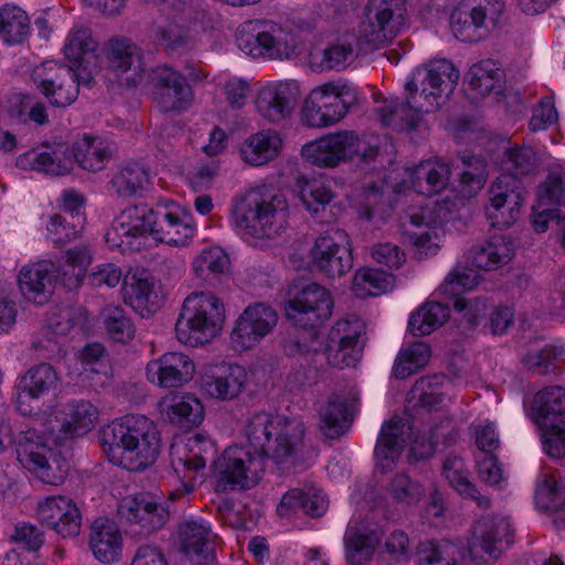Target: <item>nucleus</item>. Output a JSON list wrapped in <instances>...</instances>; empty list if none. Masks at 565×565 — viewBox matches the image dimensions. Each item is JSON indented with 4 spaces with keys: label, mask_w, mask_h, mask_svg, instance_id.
Returning a JSON list of instances; mask_svg holds the SVG:
<instances>
[{
    "label": "nucleus",
    "mask_w": 565,
    "mask_h": 565,
    "mask_svg": "<svg viewBox=\"0 0 565 565\" xmlns=\"http://www.w3.org/2000/svg\"><path fill=\"white\" fill-rule=\"evenodd\" d=\"M57 280L53 264H36L23 267L18 276L21 294L36 305L46 303L55 289Z\"/></svg>",
    "instance_id": "nucleus-25"
},
{
    "label": "nucleus",
    "mask_w": 565,
    "mask_h": 565,
    "mask_svg": "<svg viewBox=\"0 0 565 565\" xmlns=\"http://www.w3.org/2000/svg\"><path fill=\"white\" fill-rule=\"evenodd\" d=\"M345 561L349 565H367L381 542L374 530L349 525L344 533Z\"/></svg>",
    "instance_id": "nucleus-32"
},
{
    "label": "nucleus",
    "mask_w": 565,
    "mask_h": 565,
    "mask_svg": "<svg viewBox=\"0 0 565 565\" xmlns=\"http://www.w3.org/2000/svg\"><path fill=\"white\" fill-rule=\"evenodd\" d=\"M89 547L102 563L116 562L122 547L118 525L107 518H97L90 526Z\"/></svg>",
    "instance_id": "nucleus-28"
},
{
    "label": "nucleus",
    "mask_w": 565,
    "mask_h": 565,
    "mask_svg": "<svg viewBox=\"0 0 565 565\" xmlns=\"http://www.w3.org/2000/svg\"><path fill=\"white\" fill-rule=\"evenodd\" d=\"M57 384L58 375L51 364L43 362L30 367L17 384V408L22 414L31 413L24 407V399L46 396L56 390Z\"/></svg>",
    "instance_id": "nucleus-23"
},
{
    "label": "nucleus",
    "mask_w": 565,
    "mask_h": 565,
    "mask_svg": "<svg viewBox=\"0 0 565 565\" xmlns=\"http://www.w3.org/2000/svg\"><path fill=\"white\" fill-rule=\"evenodd\" d=\"M72 156L84 170L96 172L111 159L113 152L108 146L95 145L94 138L85 136L73 145Z\"/></svg>",
    "instance_id": "nucleus-47"
},
{
    "label": "nucleus",
    "mask_w": 565,
    "mask_h": 565,
    "mask_svg": "<svg viewBox=\"0 0 565 565\" xmlns=\"http://www.w3.org/2000/svg\"><path fill=\"white\" fill-rule=\"evenodd\" d=\"M452 167L459 172V191L463 196H473L480 191L487 180V162L481 154L465 150L457 154Z\"/></svg>",
    "instance_id": "nucleus-34"
},
{
    "label": "nucleus",
    "mask_w": 565,
    "mask_h": 565,
    "mask_svg": "<svg viewBox=\"0 0 565 565\" xmlns=\"http://www.w3.org/2000/svg\"><path fill=\"white\" fill-rule=\"evenodd\" d=\"M501 0H487L486 4L471 7L461 2L450 15V26L454 35L461 42L478 41L483 32H489L498 25L503 12Z\"/></svg>",
    "instance_id": "nucleus-9"
},
{
    "label": "nucleus",
    "mask_w": 565,
    "mask_h": 565,
    "mask_svg": "<svg viewBox=\"0 0 565 565\" xmlns=\"http://www.w3.org/2000/svg\"><path fill=\"white\" fill-rule=\"evenodd\" d=\"M303 435L305 427L300 420L286 418L264 452L263 461L270 458L279 469L290 470L303 448Z\"/></svg>",
    "instance_id": "nucleus-18"
},
{
    "label": "nucleus",
    "mask_w": 565,
    "mask_h": 565,
    "mask_svg": "<svg viewBox=\"0 0 565 565\" xmlns=\"http://www.w3.org/2000/svg\"><path fill=\"white\" fill-rule=\"evenodd\" d=\"M448 317V306L440 302H427L411 316L408 329L413 335L423 337L443 326Z\"/></svg>",
    "instance_id": "nucleus-48"
},
{
    "label": "nucleus",
    "mask_w": 565,
    "mask_h": 565,
    "mask_svg": "<svg viewBox=\"0 0 565 565\" xmlns=\"http://www.w3.org/2000/svg\"><path fill=\"white\" fill-rule=\"evenodd\" d=\"M411 437V426L404 419L391 420L382 427L374 454L379 460L397 459Z\"/></svg>",
    "instance_id": "nucleus-40"
},
{
    "label": "nucleus",
    "mask_w": 565,
    "mask_h": 565,
    "mask_svg": "<svg viewBox=\"0 0 565 565\" xmlns=\"http://www.w3.org/2000/svg\"><path fill=\"white\" fill-rule=\"evenodd\" d=\"M450 175L451 168L447 162L440 159L427 160L414 168L411 182L417 193L430 196L447 188Z\"/></svg>",
    "instance_id": "nucleus-31"
},
{
    "label": "nucleus",
    "mask_w": 565,
    "mask_h": 565,
    "mask_svg": "<svg viewBox=\"0 0 565 565\" xmlns=\"http://www.w3.org/2000/svg\"><path fill=\"white\" fill-rule=\"evenodd\" d=\"M493 164L504 173L527 175L536 168V154L531 147L512 145L501 140L497 149H489Z\"/></svg>",
    "instance_id": "nucleus-27"
},
{
    "label": "nucleus",
    "mask_w": 565,
    "mask_h": 565,
    "mask_svg": "<svg viewBox=\"0 0 565 565\" xmlns=\"http://www.w3.org/2000/svg\"><path fill=\"white\" fill-rule=\"evenodd\" d=\"M298 97L299 86L296 82H281L262 89L256 107L265 119L279 124L291 115Z\"/></svg>",
    "instance_id": "nucleus-21"
},
{
    "label": "nucleus",
    "mask_w": 565,
    "mask_h": 565,
    "mask_svg": "<svg viewBox=\"0 0 565 565\" xmlns=\"http://www.w3.org/2000/svg\"><path fill=\"white\" fill-rule=\"evenodd\" d=\"M333 300L330 292L317 282L303 285L285 305L286 318L296 327L316 329L332 315Z\"/></svg>",
    "instance_id": "nucleus-7"
},
{
    "label": "nucleus",
    "mask_w": 565,
    "mask_h": 565,
    "mask_svg": "<svg viewBox=\"0 0 565 565\" xmlns=\"http://www.w3.org/2000/svg\"><path fill=\"white\" fill-rule=\"evenodd\" d=\"M381 122L384 126L393 125L394 120L399 117L405 121V127L409 130H415L420 121L419 114L412 105L405 102H397L395 99L385 100L383 106L375 109Z\"/></svg>",
    "instance_id": "nucleus-60"
},
{
    "label": "nucleus",
    "mask_w": 565,
    "mask_h": 565,
    "mask_svg": "<svg viewBox=\"0 0 565 565\" xmlns=\"http://www.w3.org/2000/svg\"><path fill=\"white\" fill-rule=\"evenodd\" d=\"M237 41L239 49L255 58L290 60L297 54L294 34L275 23H266L256 33H242Z\"/></svg>",
    "instance_id": "nucleus-11"
},
{
    "label": "nucleus",
    "mask_w": 565,
    "mask_h": 565,
    "mask_svg": "<svg viewBox=\"0 0 565 565\" xmlns=\"http://www.w3.org/2000/svg\"><path fill=\"white\" fill-rule=\"evenodd\" d=\"M490 198L524 203L526 191L522 180L510 173L501 172L490 188Z\"/></svg>",
    "instance_id": "nucleus-63"
},
{
    "label": "nucleus",
    "mask_w": 565,
    "mask_h": 565,
    "mask_svg": "<svg viewBox=\"0 0 565 565\" xmlns=\"http://www.w3.org/2000/svg\"><path fill=\"white\" fill-rule=\"evenodd\" d=\"M99 445L108 460L129 471H141L154 463L160 438L146 416L126 415L98 430Z\"/></svg>",
    "instance_id": "nucleus-1"
},
{
    "label": "nucleus",
    "mask_w": 565,
    "mask_h": 565,
    "mask_svg": "<svg viewBox=\"0 0 565 565\" xmlns=\"http://www.w3.org/2000/svg\"><path fill=\"white\" fill-rule=\"evenodd\" d=\"M511 525L508 519L501 516H484L472 526V540L469 543V554L477 563H482L480 552L487 553L492 559H498L503 542L510 545Z\"/></svg>",
    "instance_id": "nucleus-15"
},
{
    "label": "nucleus",
    "mask_w": 565,
    "mask_h": 565,
    "mask_svg": "<svg viewBox=\"0 0 565 565\" xmlns=\"http://www.w3.org/2000/svg\"><path fill=\"white\" fill-rule=\"evenodd\" d=\"M408 220L414 230L406 228L403 232L404 242L418 248L419 259H422L423 255H435L438 249V244L433 242L430 226L425 211L408 215Z\"/></svg>",
    "instance_id": "nucleus-50"
},
{
    "label": "nucleus",
    "mask_w": 565,
    "mask_h": 565,
    "mask_svg": "<svg viewBox=\"0 0 565 565\" xmlns=\"http://www.w3.org/2000/svg\"><path fill=\"white\" fill-rule=\"evenodd\" d=\"M364 15L361 33L369 43L391 41L405 25L406 0H369Z\"/></svg>",
    "instance_id": "nucleus-10"
},
{
    "label": "nucleus",
    "mask_w": 565,
    "mask_h": 565,
    "mask_svg": "<svg viewBox=\"0 0 565 565\" xmlns=\"http://www.w3.org/2000/svg\"><path fill=\"white\" fill-rule=\"evenodd\" d=\"M386 492L394 503L405 508L416 507L426 493L423 483L405 472H397L390 479Z\"/></svg>",
    "instance_id": "nucleus-43"
},
{
    "label": "nucleus",
    "mask_w": 565,
    "mask_h": 565,
    "mask_svg": "<svg viewBox=\"0 0 565 565\" xmlns=\"http://www.w3.org/2000/svg\"><path fill=\"white\" fill-rule=\"evenodd\" d=\"M46 452H51V449L28 438L25 441H19L17 446V458L25 469L35 473L45 483L58 484L65 479L67 467H60L58 475L53 473Z\"/></svg>",
    "instance_id": "nucleus-29"
},
{
    "label": "nucleus",
    "mask_w": 565,
    "mask_h": 565,
    "mask_svg": "<svg viewBox=\"0 0 565 565\" xmlns=\"http://www.w3.org/2000/svg\"><path fill=\"white\" fill-rule=\"evenodd\" d=\"M108 61L109 67L115 72H131V75L126 78L128 83H136L137 77H141L142 62L140 49L130 40H110Z\"/></svg>",
    "instance_id": "nucleus-37"
},
{
    "label": "nucleus",
    "mask_w": 565,
    "mask_h": 565,
    "mask_svg": "<svg viewBox=\"0 0 565 565\" xmlns=\"http://www.w3.org/2000/svg\"><path fill=\"white\" fill-rule=\"evenodd\" d=\"M148 172L138 163H128L111 179L110 184L119 196L129 198L143 189Z\"/></svg>",
    "instance_id": "nucleus-57"
},
{
    "label": "nucleus",
    "mask_w": 565,
    "mask_h": 565,
    "mask_svg": "<svg viewBox=\"0 0 565 565\" xmlns=\"http://www.w3.org/2000/svg\"><path fill=\"white\" fill-rule=\"evenodd\" d=\"M354 95L348 86L332 83L313 88L301 107V122L308 127L321 128L339 122L349 111Z\"/></svg>",
    "instance_id": "nucleus-6"
},
{
    "label": "nucleus",
    "mask_w": 565,
    "mask_h": 565,
    "mask_svg": "<svg viewBox=\"0 0 565 565\" xmlns=\"http://www.w3.org/2000/svg\"><path fill=\"white\" fill-rule=\"evenodd\" d=\"M265 472L262 457L244 447H227L211 465L216 493L242 492L255 488Z\"/></svg>",
    "instance_id": "nucleus-5"
},
{
    "label": "nucleus",
    "mask_w": 565,
    "mask_h": 565,
    "mask_svg": "<svg viewBox=\"0 0 565 565\" xmlns=\"http://www.w3.org/2000/svg\"><path fill=\"white\" fill-rule=\"evenodd\" d=\"M299 198L308 212L318 215L334 199L333 192L317 180H308L305 175L297 179Z\"/></svg>",
    "instance_id": "nucleus-54"
},
{
    "label": "nucleus",
    "mask_w": 565,
    "mask_h": 565,
    "mask_svg": "<svg viewBox=\"0 0 565 565\" xmlns=\"http://www.w3.org/2000/svg\"><path fill=\"white\" fill-rule=\"evenodd\" d=\"M178 535L180 548L194 565H212L215 559L211 529L198 521L179 524Z\"/></svg>",
    "instance_id": "nucleus-22"
},
{
    "label": "nucleus",
    "mask_w": 565,
    "mask_h": 565,
    "mask_svg": "<svg viewBox=\"0 0 565 565\" xmlns=\"http://www.w3.org/2000/svg\"><path fill=\"white\" fill-rule=\"evenodd\" d=\"M359 402V393L352 387L347 394H333L321 412L322 429L326 436L335 438L350 427Z\"/></svg>",
    "instance_id": "nucleus-24"
},
{
    "label": "nucleus",
    "mask_w": 565,
    "mask_h": 565,
    "mask_svg": "<svg viewBox=\"0 0 565 565\" xmlns=\"http://www.w3.org/2000/svg\"><path fill=\"white\" fill-rule=\"evenodd\" d=\"M524 203L491 199L486 209L487 217L492 227L505 230L511 227L521 216Z\"/></svg>",
    "instance_id": "nucleus-61"
},
{
    "label": "nucleus",
    "mask_w": 565,
    "mask_h": 565,
    "mask_svg": "<svg viewBox=\"0 0 565 565\" xmlns=\"http://www.w3.org/2000/svg\"><path fill=\"white\" fill-rule=\"evenodd\" d=\"M459 79V71L447 60H433L416 68L412 81L406 83L407 103L417 113L438 110L449 98Z\"/></svg>",
    "instance_id": "nucleus-4"
},
{
    "label": "nucleus",
    "mask_w": 565,
    "mask_h": 565,
    "mask_svg": "<svg viewBox=\"0 0 565 565\" xmlns=\"http://www.w3.org/2000/svg\"><path fill=\"white\" fill-rule=\"evenodd\" d=\"M394 282V276L381 268L362 267L354 274L352 290L356 297L379 296L391 290Z\"/></svg>",
    "instance_id": "nucleus-44"
},
{
    "label": "nucleus",
    "mask_w": 565,
    "mask_h": 565,
    "mask_svg": "<svg viewBox=\"0 0 565 565\" xmlns=\"http://www.w3.org/2000/svg\"><path fill=\"white\" fill-rule=\"evenodd\" d=\"M524 366L536 374L545 375L565 367V349L563 347H546L529 352L522 358Z\"/></svg>",
    "instance_id": "nucleus-53"
},
{
    "label": "nucleus",
    "mask_w": 565,
    "mask_h": 565,
    "mask_svg": "<svg viewBox=\"0 0 565 565\" xmlns=\"http://www.w3.org/2000/svg\"><path fill=\"white\" fill-rule=\"evenodd\" d=\"M224 320L225 309L218 298L210 292H192L183 301L175 334L186 345H203L217 335Z\"/></svg>",
    "instance_id": "nucleus-3"
},
{
    "label": "nucleus",
    "mask_w": 565,
    "mask_h": 565,
    "mask_svg": "<svg viewBox=\"0 0 565 565\" xmlns=\"http://www.w3.org/2000/svg\"><path fill=\"white\" fill-rule=\"evenodd\" d=\"M347 237L340 228H329L317 236L308 254L311 269L328 278L349 273L353 267V257Z\"/></svg>",
    "instance_id": "nucleus-8"
},
{
    "label": "nucleus",
    "mask_w": 565,
    "mask_h": 565,
    "mask_svg": "<svg viewBox=\"0 0 565 565\" xmlns=\"http://www.w3.org/2000/svg\"><path fill=\"white\" fill-rule=\"evenodd\" d=\"M195 372L193 361L181 352H167L147 365V377L164 388L180 387L190 382Z\"/></svg>",
    "instance_id": "nucleus-20"
},
{
    "label": "nucleus",
    "mask_w": 565,
    "mask_h": 565,
    "mask_svg": "<svg viewBox=\"0 0 565 565\" xmlns=\"http://www.w3.org/2000/svg\"><path fill=\"white\" fill-rule=\"evenodd\" d=\"M31 78L35 87L54 107L64 108L77 99L79 89L73 66L45 62L33 70Z\"/></svg>",
    "instance_id": "nucleus-12"
},
{
    "label": "nucleus",
    "mask_w": 565,
    "mask_h": 565,
    "mask_svg": "<svg viewBox=\"0 0 565 565\" xmlns=\"http://www.w3.org/2000/svg\"><path fill=\"white\" fill-rule=\"evenodd\" d=\"M154 42L168 52L181 54L191 47L192 38L184 28L171 23L157 29Z\"/></svg>",
    "instance_id": "nucleus-62"
},
{
    "label": "nucleus",
    "mask_w": 565,
    "mask_h": 565,
    "mask_svg": "<svg viewBox=\"0 0 565 565\" xmlns=\"http://www.w3.org/2000/svg\"><path fill=\"white\" fill-rule=\"evenodd\" d=\"M36 516L42 526L54 530L63 539L81 533L82 515L72 499L50 497L39 503Z\"/></svg>",
    "instance_id": "nucleus-17"
},
{
    "label": "nucleus",
    "mask_w": 565,
    "mask_h": 565,
    "mask_svg": "<svg viewBox=\"0 0 565 565\" xmlns=\"http://www.w3.org/2000/svg\"><path fill=\"white\" fill-rule=\"evenodd\" d=\"M154 217L156 209L147 204L134 205L121 212L114 231L117 235L131 238L152 236L154 230L152 221Z\"/></svg>",
    "instance_id": "nucleus-39"
},
{
    "label": "nucleus",
    "mask_w": 565,
    "mask_h": 565,
    "mask_svg": "<svg viewBox=\"0 0 565 565\" xmlns=\"http://www.w3.org/2000/svg\"><path fill=\"white\" fill-rule=\"evenodd\" d=\"M286 418L282 415H273L266 412L255 413L248 418L245 425V435L248 446L257 454L255 457L263 458L278 427Z\"/></svg>",
    "instance_id": "nucleus-36"
},
{
    "label": "nucleus",
    "mask_w": 565,
    "mask_h": 565,
    "mask_svg": "<svg viewBox=\"0 0 565 565\" xmlns=\"http://www.w3.org/2000/svg\"><path fill=\"white\" fill-rule=\"evenodd\" d=\"M535 503L544 511H561L565 509V481L554 475H544L537 483Z\"/></svg>",
    "instance_id": "nucleus-55"
},
{
    "label": "nucleus",
    "mask_w": 565,
    "mask_h": 565,
    "mask_svg": "<svg viewBox=\"0 0 565 565\" xmlns=\"http://www.w3.org/2000/svg\"><path fill=\"white\" fill-rule=\"evenodd\" d=\"M67 419L62 425V430L67 437L83 436L90 430L97 417L95 406L88 401H79L70 405Z\"/></svg>",
    "instance_id": "nucleus-56"
},
{
    "label": "nucleus",
    "mask_w": 565,
    "mask_h": 565,
    "mask_svg": "<svg viewBox=\"0 0 565 565\" xmlns=\"http://www.w3.org/2000/svg\"><path fill=\"white\" fill-rule=\"evenodd\" d=\"M328 507L329 500L321 490L292 489L282 495L277 512L280 516H288L289 512L302 511L310 518H320L327 512Z\"/></svg>",
    "instance_id": "nucleus-30"
},
{
    "label": "nucleus",
    "mask_w": 565,
    "mask_h": 565,
    "mask_svg": "<svg viewBox=\"0 0 565 565\" xmlns=\"http://www.w3.org/2000/svg\"><path fill=\"white\" fill-rule=\"evenodd\" d=\"M463 462L459 457H448L444 463V475L455 490L463 498H470L481 508L489 505V499L482 495L473 483L461 473Z\"/></svg>",
    "instance_id": "nucleus-51"
},
{
    "label": "nucleus",
    "mask_w": 565,
    "mask_h": 565,
    "mask_svg": "<svg viewBox=\"0 0 565 565\" xmlns=\"http://www.w3.org/2000/svg\"><path fill=\"white\" fill-rule=\"evenodd\" d=\"M230 259L223 250H203L194 258L192 267L196 277L203 280H213L228 269Z\"/></svg>",
    "instance_id": "nucleus-59"
},
{
    "label": "nucleus",
    "mask_w": 565,
    "mask_h": 565,
    "mask_svg": "<svg viewBox=\"0 0 565 565\" xmlns=\"http://www.w3.org/2000/svg\"><path fill=\"white\" fill-rule=\"evenodd\" d=\"M234 222L245 234L257 239H273L285 228L287 202L282 195H267L253 189L235 200Z\"/></svg>",
    "instance_id": "nucleus-2"
},
{
    "label": "nucleus",
    "mask_w": 565,
    "mask_h": 565,
    "mask_svg": "<svg viewBox=\"0 0 565 565\" xmlns=\"http://www.w3.org/2000/svg\"><path fill=\"white\" fill-rule=\"evenodd\" d=\"M30 19L22 9L6 4L0 10V38L6 43H22L30 34Z\"/></svg>",
    "instance_id": "nucleus-46"
},
{
    "label": "nucleus",
    "mask_w": 565,
    "mask_h": 565,
    "mask_svg": "<svg viewBox=\"0 0 565 565\" xmlns=\"http://www.w3.org/2000/svg\"><path fill=\"white\" fill-rule=\"evenodd\" d=\"M247 381V373L239 365H230L220 374L202 377V388L213 398L232 401L243 391Z\"/></svg>",
    "instance_id": "nucleus-35"
},
{
    "label": "nucleus",
    "mask_w": 565,
    "mask_h": 565,
    "mask_svg": "<svg viewBox=\"0 0 565 565\" xmlns=\"http://www.w3.org/2000/svg\"><path fill=\"white\" fill-rule=\"evenodd\" d=\"M100 318L108 337L120 343H127L134 339L135 324L119 306H107L100 312Z\"/></svg>",
    "instance_id": "nucleus-52"
},
{
    "label": "nucleus",
    "mask_w": 565,
    "mask_h": 565,
    "mask_svg": "<svg viewBox=\"0 0 565 565\" xmlns=\"http://www.w3.org/2000/svg\"><path fill=\"white\" fill-rule=\"evenodd\" d=\"M97 43L87 30L75 31L64 46V54L70 62L89 63L90 57H96L94 52Z\"/></svg>",
    "instance_id": "nucleus-64"
},
{
    "label": "nucleus",
    "mask_w": 565,
    "mask_h": 565,
    "mask_svg": "<svg viewBox=\"0 0 565 565\" xmlns=\"http://www.w3.org/2000/svg\"><path fill=\"white\" fill-rule=\"evenodd\" d=\"M363 329V324L358 320L354 323L348 320L339 321L332 328L331 341L334 342L335 337H339V339L337 340V347L330 344L326 350L329 364L339 369L356 365L363 347L361 339Z\"/></svg>",
    "instance_id": "nucleus-19"
},
{
    "label": "nucleus",
    "mask_w": 565,
    "mask_h": 565,
    "mask_svg": "<svg viewBox=\"0 0 565 565\" xmlns=\"http://www.w3.org/2000/svg\"><path fill=\"white\" fill-rule=\"evenodd\" d=\"M278 322L277 311L265 302H254L239 315L231 339L236 350H249L271 333Z\"/></svg>",
    "instance_id": "nucleus-14"
},
{
    "label": "nucleus",
    "mask_w": 565,
    "mask_h": 565,
    "mask_svg": "<svg viewBox=\"0 0 565 565\" xmlns=\"http://www.w3.org/2000/svg\"><path fill=\"white\" fill-rule=\"evenodd\" d=\"M347 130L329 134L306 143L302 158L312 166L332 169L345 162Z\"/></svg>",
    "instance_id": "nucleus-26"
},
{
    "label": "nucleus",
    "mask_w": 565,
    "mask_h": 565,
    "mask_svg": "<svg viewBox=\"0 0 565 565\" xmlns=\"http://www.w3.org/2000/svg\"><path fill=\"white\" fill-rule=\"evenodd\" d=\"M125 300L141 313L154 312L161 306L154 285L148 278L131 277L130 282L125 280Z\"/></svg>",
    "instance_id": "nucleus-49"
},
{
    "label": "nucleus",
    "mask_w": 565,
    "mask_h": 565,
    "mask_svg": "<svg viewBox=\"0 0 565 565\" xmlns=\"http://www.w3.org/2000/svg\"><path fill=\"white\" fill-rule=\"evenodd\" d=\"M465 82L481 96L499 94L504 85V72L492 60H486L470 67Z\"/></svg>",
    "instance_id": "nucleus-41"
},
{
    "label": "nucleus",
    "mask_w": 565,
    "mask_h": 565,
    "mask_svg": "<svg viewBox=\"0 0 565 565\" xmlns=\"http://www.w3.org/2000/svg\"><path fill=\"white\" fill-rule=\"evenodd\" d=\"M152 224L154 225L152 237L169 245H185L193 233L192 227L185 225L178 215L161 206L156 209Z\"/></svg>",
    "instance_id": "nucleus-42"
},
{
    "label": "nucleus",
    "mask_w": 565,
    "mask_h": 565,
    "mask_svg": "<svg viewBox=\"0 0 565 565\" xmlns=\"http://www.w3.org/2000/svg\"><path fill=\"white\" fill-rule=\"evenodd\" d=\"M281 147V139L275 130L268 129L252 135L243 143L241 153L247 163L263 166L274 160Z\"/></svg>",
    "instance_id": "nucleus-38"
},
{
    "label": "nucleus",
    "mask_w": 565,
    "mask_h": 565,
    "mask_svg": "<svg viewBox=\"0 0 565 565\" xmlns=\"http://www.w3.org/2000/svg\"><path fill=\"white\" fill-rule=\"evenodd\" d=\"M167 415L171 424L180 429L190 430L201 425L204 418V408L200 399L191 394L175 398L168 408Z\"/></svg>",
    "instance_id": "nucleus-45"
},
{
    "label": "nucleus",
    "mask_w": 565,
    "mask_h": 565,
    "mask_svg": "<svg viewBox=\"0 0 565 565\" xmlns=\"http://www.w3.org/2000/svg\"><path fill=\"white\" fill-rule=\"evenodd\" d=\"M118 516L122 522L138 526L135 530L149 535L162 529L170 520L169 505L158 503L148 492H140L121 499L118 504Z\"/></svg>",
    "instance_id": "nucleus-13"
},
{
    "label": "nucleus",
    "mask_w": 565,
    "mask_h": 565,
    "mask_svg": "<svg viewBox=\"0 0 565 565\" xmlns=\"http://www.w3.org/2000/svg\"><path fill=\"white\" fill-rule=\"evenodd\" d=\"M345 162L350 161L361 168L374 162L380 154V147L372 143L370 138L358 136L347 130Z\"/></svg>",
    "instance_id": "nucleus-58"
},
{
    "label": "nucleus",
    "mask_w": 565,
    "mask_h": 565,
    "mask_svg": "<svg viewBox=\"0 0 565 565\" xmlns=\"http://www.w3.org/2000/svg\"><path fill=\"white\" fill-rule=\"evenodd\" d=\"M153 99L164 113L186 109L192 89L185 76L170 67H159L152 75Z\"/></svg>",
    "instance_id": "nucleus-16"
},
{
    "label": "nucleus",
    "mask_w": 565,
    "mask_h": 565,
    "mask_svg": "<svg viewBox=\"0 0 565 565\" xmlns=\"http://www.w3.org/2000/svg\"><path fill=\"white\" fill-rule=\"evenodd\" d=\"M514 257V243L508 236H494L484 244L470 248L469 259L479 269L493 270Z\"/></svg>",
    "instance_id": "nucleus-33"
}]
</instances>
